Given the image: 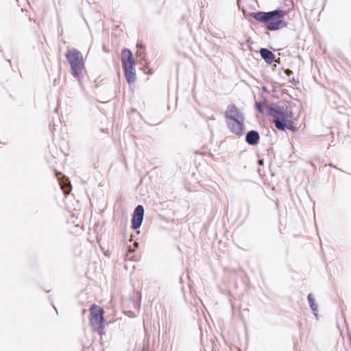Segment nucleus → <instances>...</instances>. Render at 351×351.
Masks as SVG:
<instances>
[{
    "instance_id": "ddd939ff",
    "label": "nucleus",
    "mask_w": 351,
    "mask_h": 351,
    "mask_svg": "<svg viewBox=\"0 0 351 351\" xmlns=\"http://www.w3.org/2000/svg\"><path fill=\"white\" fill-rule=\"evenodd\" d=\"M266 105L265 102L258 101L256 102L255 107L258 112L263 113V106Z\"/></svg>"
},
{
    "instance_id": "2eb2a0df",
    "label": "nucleus",
    "mask_w": 351,
    "mask_h": 351,
    "mask_svg": "<svg viewBox=\"0 0 351 351\" xmlns=\"http://www.w3.org/2000/svg\"><path fill=\"white\" fill-rule=\"evenodd\" d=\"M285 73L287 74V76L290 77L291 74L293 73V72L289 70V69H287L286 71H285Z\"/></svg>"
},
{
    "instance_id": "4468645a",
    "label": "nucleus",
    "mask_w": 351,
    "mask_h": 351,
    "mask_svg": "<svg viewBox=\"0 0 351 351\" xmlns=\"http://www.w3.org/2000/svg\"><path fill=\"white\" fill-rule=\"evenodd\" d=\"M289 82L294 86H296L299 83V81L295 80L294 77L289 78Z\"/></svg>"
},
{
    "instance_id": "6e6552de",
    "label": "nucleus",
    "mask_w": 351,
    "mask_h": 351,
    "mask_svg": "<svg viewBox=\"0 0 351 351\" xmlns=\"http://www.w3.org/2000/svg\"><path fill=\"white\" fill-rule=\"evenodd\" d=\"M226 117L227 121L244 119V117L241 114L234 104H231L228 106L226 112Z\"/></svg>"
},
{
    "instance_id": "aec40b11",
    "label": "nucleus",
    "mask_w": 351,
    "mask_h": 351,
    "mask_svg": "<svg viewBox=\"0 0 351 351\" xmlns=\"http://www.w3.org/2000/svg\"><path fill=\"white\" fill-rule=\"evenodd\" d=\"M1 143L0 142V144H1Z\"/></svg>"
},
{
    "instance_id": "f03ea898",
    "label": "nucleus",
    "mask_w": 351,
    "mask_h": 351,
    "mask_svg": "<svg viewBox=\"0 0 351 351\" xmlns=\"http://www.w3.org/2000/svg\"><path fill=\"white\" fill-rule=\"evenodd\" d=\"M267 114L274 118L273 122L276 128L280 131H285L289 130L292 132H295L297 128L293 125L292 121L285 117L281 110H275L272 106L266 105Z\"/></svg>"
},
{
    "instance_id": "1a4fd4ad",
    "label": "nucleus",
    "mask_w": 351,
    "mask_h": 351,
    "mask_svg": "<svg viewBox=\"0 0 351 351\" xmlns=\"http://www.w3.org/2000/svg\"><path fill=\"white\" fill-rule=\"evenodd\" d=\"M260 134L256 130L249 131L245 136V142L250 145H256L258 143Z\"/></svg>"
},
{
    "instance_id": "9b49d317",
    "label": "nucleus",
    "mask_w": 351,
    "mask_h": 351,
    "mask_svg": "<svg viewBox=\"0 0 351 351\" xmlns=\"http://www.w3.org/2000/svg\"><path fill=\"white\" fill-rule=\"evenodd\" d=\"M273 106V108H274L275 110H279V109L281 110V111H282L283 114L285 115V117H286V119L292 117V115H293L292 110L288 106L285 107V106H279V105H275V106Z\"/></svg>"
},
{
    "instance_id": "f257e3e1",
    "label": "nucleus",
    "mask_w": 351,
    "mask_h": 351,
    "mask_svg": "<svg viewBox=\"0 0 351 351\" xmlns=\"http://www.w3.org/2000/svg\"><path fill=\"white\" fill-rule=\"evenodd\" d=\"M250 15L256 21L265 23L266 28L270 31H276L287 25V22L282 19L285 12L281 9L269 12L258 11L252 12Z\"/></svg>"
},
{
    "instance_id": "39448f33",
    "label": "nucleus",
    "mask_w": 351,
    "mask_h": 351,
    "mask_svg": "<svg viewBox=\"0 0 351 351\" xmlns=\"http://www.w3.org/2000/svg\"><path fill=\"white\" fill-rule=\"evenodd\" d=\"M104 311L102 308L93 304L90 308V324L95 332L101 336L104 332Z\"/></svg>"
},
{
    "instance_id": "f8f14e48",
    "label": "nucleus",
    "mask_w": 351,
    "mask_h": 351,
    "mask_svg": "<svg viewBox=\"0 0 351 351\" xmlns=\"http://www.w3.org/2000/svg\"><path fill=\"white\" fill-rule=\"evenodd\" d=\"M307 300L309 304V306L311 308L313 314L316 316L317 314V305L315 303L314 296L312 293H308L307 295Z\"/></svg>"
},
{
    "instance_id": "f3484780",
    "label": "nucleus",
    "mask_w": 351,
    "mask_h": 351,
    "mask_svg": "<svg viewBox=\"0 0 351 351\" xmlns=\"http://www.w3.org/2000/svg\"><path fill=\"white\" fill-rule=\"evenodd\" d=\"M133 245L134 246V248H136V249L138 248V242L135 241Z\"/></svg>"
},
{
    "instance_id": "20e7f679",
    "label": "nucleus",
    "mask_w": 351,
    "mask_h": 351,
    "mask_svg": "<svg viewBox=\"0 0 351 351\" xmlns=\"http://www.w3.org/2000/svg\"><path fill=\"white\" fill-rule=\"evenodd\" d=\"M65 56L70 64L72 75L74 77L78 78L84 68L82 54L76 49H69Z\"/></svg>"
},
{
    "instance_id": "9d476101",
    "label": "nucleus",
    "mask_w": 351,
    "mask_h": 351,
    "mask_svg": "<svg viewBox=\"0 0 351 351\" xmlns=\"http://www.w3.org/2000/svg\"><path fill=\"white\" fill-rule=\"evenodd\" d=\"M261 58L268 64H271L275 60V55L267 48H261L259 51Z\"/></svg>"
},
{
    "instance_id": "dca6fc26",
    "label": "nucleus",
    "mask_w": 351,
    "mask_h": 351,
    "mask_svg": "<svg viewBox=\"0 0 351 351\" xmlns=\"http://www.w3.org/2000/svg\"><path fill=\"white\" fill-rule=\"evenodd\" d=\"M262 90H263V92L267 93V87H266L265 86H263L262 87Z\"/></svg>"
},
{
    "instance_id": "423d86ee",
    "label": "nucleus",
    "mask_w": 351,
    "mask_h": 351,
    "mask_svg": "<svg viewBox=\"0 0 351 351\" xmlns=\"http://www.w3.org/2000/svg\"><path fill=\"white\" fill-rule=\"evenodd\" d=\"M144 213V207L142 205H138L134 208L132 218V227L134 230H137L142 225Z\"/></svg>"
},
{
    "instance_id": "a211bd4d",
    "label": "nucleus",
    "mask_w": 351,
    "mask_h": 351,
    "mask_svg": "<svg viewBox=\"0 0 351 351\" xmlns=\"http://www.w3.org/2000/svg\"><path fill=\"white\" fill-rule=\"evenodd\" d=\"M136 46H137V47H138V48H142V49H143V48H144V46H143L142 44H138H138L136 45Z\"/></svg>"
},
{
    "instance_id": "0eeeda50",
    "label": "nucleus",
    "mask_w": 351,
    "mask_h": 351,
    "mask_svg": "<svg viewBox=\"0 0 351 351\" xmlns=\"http://www.w3.org/2000/svg\"><path fill=\"white\" fill-rule=\"evenodd\" d=\"M244 119L227 121V125L230 132L237 136H241L244 132Z\"/></svg>"
},
{
    "instance_id": "7ed1b4c3",
    "label": "nucleus",
    "mask_w": 351,
    "mask_h": 351,
    "mask_svg": "<svg viewBox=\"0 0 351 351\" xmlns=\"http://www.w3.org/2000/svg\"><path fill=\"white\" fill-rule=\"evenodd\" d=\"M121 60L126 81L128 84L136 81L135 61L132 51L127 48L122 49Z\"/></svg>"
},
{
    "instance_id": "6ab92c4d",
    "label": "nucleus",
    "mask_w": 351,
    "mask_h": 351,
    "mask_svg": "<svg viewBox=\"0 0 351 351\" xmlns=\"http://www.w3.org/2000/svg\"><path fill=\"white\" fill-rule=\"evenodd\" d=\"M145 56H144L143 57V59L145 61Z\"/></svg>"
}]
</instances>
